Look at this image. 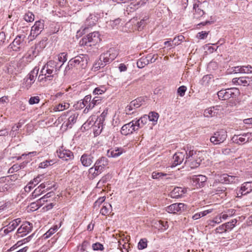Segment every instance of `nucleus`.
<instances>
[{
  "label": "nucleus",
  "instance_id": "obj_1",
  "mask_svg": "<svg viewBox=\"0 0 252 252\" xmlns=\"http://www.w3.org/2000/svg\"><path fill=\"white\" fill-rule=\"evenodd\" d=\"M57 63L54 61H49L42 67L38 77L40 82H45L53 80L59 68L57 69Z\"/></svg>",
  "mask_w": 252,
  "mask_h": 252
},
{
  "label": "nucleus",
  "instance_id": "obj_2",
  "mask_svg": "<svg viewBox=\"0 0 252 252\" xmlns=\"http://www.w3.org/2000/svg\"><path fill=\"white\" fill-rule=\"evenodd\" d=\"M118 55V51L115 48H110L109 50L100 55L99 60L94 66V68L98 69L104 67L106 64L109 63L113 61Z\"/></svg>",
  "mask_w": 252,
  "mask_h": 252
},
{
  "label": "nucleus",
  "instance_id": "obj_3",
  "mask_svg": "<svg viewBox=\"0 0 252 252\" xmlns=\"http://www.w3.org/2000/svg\"><path fill=\"white\" fill-rule=\"evenodd\" d=\"M88 56L87 55L81 54L70 60L67 67L69 69L76 67L77 69L85 68L88 64Z\"/></svg>",
  "mask_w": 252,
  "mask_h": 252
},
{
  "label": "nucleus",
  "instance_id": "obj_4",
  "mask_svg": "<svg viewBox=\"0 0 252 252\" xmlns=\"http://www.w3.org/2000/svg\"><path fill=\"white\" fill-rule=\"evenodd\" d=\"M100 40L99 33L94 32L82 38L79 43L81 46H92L96 45Z\"/></svg>",
  "mask_w": 252,
  "mask_h": 252
},
{
  "label": "nucleus",
  "instance_id": "obj_5",
  "mask_svg": "<svg viewBox=\"0 0 252 252\" xmlns=\"http://www.w3.org/2000/svg\"><path fill=\"white\" fill-rule=\"evenodd\" d=\"M204 155L203 152L190 150V168L198 167L204 159Z\"/></svg>",
  "mask_w": 252,
  "mask_h": 252
},
{
  "label": "nucleus",
  "instance_id": "obj_6",
  "mask_svg": "<svg viewBox=\"0 0 252 252\" xmlns=\"http://www.w3.org/2000/svg\"><path fill=\"white\" fill-rule=\"evenodd\" d=\"M239 90L236 88H230L227 89H222L219 91L217 93L219 98L220 100H225L229 99L230 98L236 97Z\"/></svg>",
  "mask_w": 252,
  "mask_h": 252
},
{
  "label": "nucleus",
  "instance_id": "obj_7",
  "mask_svg": "<svg viewBox=\"0 0 252 252\" xmlns=\"http://www.w3.org/2000/svg\"><path fill=\"white\" fill-rule=\"evenodd\" d=\"M227 136V132L221 129L215 132L214 135L211 136L210 140L213 144L219 145L222 143L226 140Z\"/></svg>",
  "mask_w": 252,
  "mask_h": 252
},
{
  "label": "nucleus",
  "instance_id": "obj_8",
  "mask_svg": "<svg viewBox=\"0 0 252 252\" xmlns=\"http://www.w3.org/2000/svg\"><path fill=\"white\" fill-rule=\"evenodd\" d=\"M235 143L241 145L246 143L252 140V133H244L239 135H234L232 139Z\"/></svg>",
  "mask_w": 252,
  "mask_h": 252
},
{
  "label": "nucleus",
  "instance_id": "obj_9",
  "mask_svg": "<svg viewBox=\"0 0 252 252\" xmlns=\"http://www.w3.org/2000/svg\"><path fill=\"white\" fill-rule=\"evenodd\" d=\"M144 102V99L142 97H138L136 99L131 101L125 109V111L127 114H133L135 109L139 108L142 105Z\"/></svg>",
  "mask_w": 252,
  "mask_h": 252
},
{
  "label": "nucleus",
  "instance_id": "obj_10",
  "mask_svg": "<svg viewBox=\"0 0 252 252\" xmlns=\"http://www.w3.org/2000/svg\"><path fill=\"white\" fill-rule=\"evenodd\" d=\"M32 224L29 222L23 223L18 229L15 237L17 238L24 237L32 231Z\"/></svg>",
  "mask_w": 252,
  "mask_h": 252
},
{
  "label": "nucleus",
  "instance_id": "obj_11",
  "mask_svg": "<svg viewBox=\"0 0 252 252\" xmlns=\"http://www.w3.org/2000/svg\"><path fill=\"white\" fill-rule=\"evenodd\" d=\"M44 29L43 21H36L34 25L32 27L30 35L35 38Z\"/></svg>",
  "mask_w": 252,
  "mask_h": 252
},
{
  "label": "nucleus",
  "instance_id": "obj_12",
  "mask_svg": "<svg viewBox=\"0 0 252 252\" xmlns=\"http://www.w3.org/2000/svg\"><path fill=\"white\" fill-rule=\"evenodd\" d=\"M57 156L64 160L72 159L74 158L73 153L68 150L60 149L57 151Z\"/></svg>",
  "mask_w": 252,
  "mask_h": 252
},
{
  "label": "nucleus",
  "instance_id": "obj_13",
  "mask_svg": "<svg viewBox=\"0 0 252 252\" xmlns=\"http://www.w3.org/2000/svg\"><path fill=\"white\" fill-rule=\"evenodd\" d=\"M108 165V159L106 157H102L96 160L94 166L101 173Z\"/></svg>",
  "mask_w": 252,
  "mask_h": 252
},
{
  "label": "nucleus",
  "instance_id": "obj_14",
  "mask_svg": "<svg viewBox=\"0 0 252 252\" xmlns=\"http://www.w3.org/2000/svg\"><path fill=\"white\" fill-rule=\"evenodd\" d=\"M25 38V36L24 35H17L13 41L9 45V48L15 51L19 50Z\"/></svg>",
  "mask_w": 252,
  "mask_h": 252
},
{
  "label": "nucleus",
  "instance_id": "obj_15",
  "mask_svg": "<svg viewBox=\"0 0 252 252\" xmlns=\"http://www.w3.org/2000/svg\"><path fill=\"white\" fill-rule=\"evenodd\" d=\"M137 130V128L134 126L132 121L124 125L121 128V132L123 135H127L132 133L134 131Z\"/></svg>",
  "mask_w": 252,
  "mask_h": 252
},
{
  "label": "nucleus",
  "instance_id": "obj_16",
  "mask_svg": "<svg viewBox=\"0 0 252 252\" xmlns=\"http://www.w3.org/2000/svg\"><path fill=\"white\" fill-rule=\"evenodd\" d=\"M234 84L247 86L252 84V78L248 76L240 77L232 79Z\"/></svg>",
  "mask_w": 252,
  "mask_h": 252
},
{
  "label": "nucleus",
  "instance_id": "obj_17",
  "mask_svg": "<svg viewBox=\"0 0 252 252\" xmlns=\"http://www.w3.org/2000/svg\"><path fill=\"white\" fill-rule=\"evenodd\" d=\"M94 157L92 153H85L80 158L82 164L85 167L90 166L93 162Z\"/></svg>",
  "mask_w": 252,
  "mask_h": 252
},
{
  "label": "nucleus",
  "instance_id": "obj_18",
  "mask_svg": "<svg viewBox=\"0 0 252 252\" xmlns=\"http://www.w3.org/2000/svg\"><path fill=\"white\" fill-rule=\"evenodd\" d=\"M185 206V205L183 203H174L167 207L165 210L169 213L175 214L184 210Z\"/></svg>",
  "mask_w": 252,
  "mask_h": 252
},
{
  "label": "nucleus",
  "instance_id": "obj_19",
  "mask_svg": "<svg viewBox=\"0 0 252 252\" xmlns=\"http://www.w3.org/2000/svg\"><path fill=\"white\" fill-rule=\"evenodd\" d=\"M21 220L19 218L16 219L10 222L7 225V228L4 229L3 232L4 234H8L9 233L13 231L18 225L21 223Z\"/></svg>",
  "mask_w": 252,
  "mask_h": 252
},
{
  "label": "nucleus",
  "instance_id": "obj_20",
  "mask_svg": "<svg viewBox=\"0 0 252 252\" xmlns=\"http://www.w3.org/2000/svg\"><path fill=\"white\" fill-rule=\"evenodd\" d=\"M207 178L202 175L199 174L193 176L192 180V185L196 187L203 186V183L206 181Z\"/></svg>",
  "mask_w": 252,
  "mask_h": 252
},
{
  "label": "nucleus",
  "instance_id": "obj_21",
  "mask_svg": "<svg viewBox=\"0 0 252 252\" xmlns=\"http://www.w3.org/2000/svg\"><path fill=\"white\" fill-rule=\"evenodd\" d=\"M79 114L77 113L72 114L68 118L67 120L64 122L63 126L67 128H71L72 126L76 122Z\"/></svg>",
  "mask_w": 252,
  "mask_h": 252
},
{
  "label": "nucleus",
  "instance_id": "obj_22",
  "mask_svg": "<svg viewBox=\"0 0 252 252\" xmlns=\"http://www.w3.org/2000/svg\"><path fill=\"white\" fill-rule=\"evenodd\" d=\"M102 99L100 96H95L91 101L90 103L86 107L84 110V113H87L89 110L92 109L95 105L100 104L102 101Z\"/></svg>",
  "mask_w": 252,
  "mask_h": 252
},
{
  "label": "nucleus",
  "instance_id": "obj_23",
  "mask_svg": "<svg viewBox=\"0 0 252 252\" xmlns=\"http://www.w3.org/2000/svg\"><path fill=\"white\" fill-rule=\"evenodd\" d=\"M219 106L211 107L205 110L204 115L206 117H212L216 116L218 113Z\"/></svg>",
  "mask_w": 252,
  "mask_h": 252
},
{
  "label": "nucleus",
  "instance_id": "obj_24",
  "mask_svg": "<svg viewBox=\"0 0 252 252\" xmlns=\"http://www.w3.org/2000/svg\"><path fill=\"white\" fill-rule=\"evenodd\" d=\"M201 3L193 4V18L198 19L204 14V12L200 8Z\"/></svg>",
  "mask_w": 252,
  "mask_h": 252
},
{
  "label": "nucleus",
  "instance_id": "obj_25",
  "mask_svg": "<svg viewBox=\"0 0 252 252\" xmlns=\"http://www.w3.org/2000/svg\"><path fill=\"white\" fill-rule=\"evenodd\" d=\"M184 155L182 153H175L173 157V161L171 166V167L172 168L175 167L177 165L181 163L184 160Z\"/></svg>",
  "mask_w": 252,
  "mask_h": 252
},
{
  "label": "nucleus",
  "instance_id": "obj_26",
  "mask_svg": "<svg viewBox=\"0 0 252 252\" xmlns=\"http://www.w3.org/2000/svg\"><path fill=\"white\" fill-rule=\"evenodd\" d=\"M96 21L97 17L94 14H90L85 21L84 30H85L89 27L94 26Z\"/></svg>",
  "mask_w": 252,
  "mask_h": 252
},
{
  "label": "nucleus",
  "instance_id": "obj_27",
  "mask_svg": "<svg viewBox=\"0 0 252 252\" xmlns=\"http://www.w3.org/2000/svg\"><path fill=\"white\" fill-rule=\"evenodd\" d=\"M235 180H237V177L228 175L227 174H224L220 176V181L225 184L234 183Z\"/></svg>",
  "mask_w": 252,
  "mask_h": 252
},
{
  "label": "nucleus",
  "instance_id": "obj_28",
  "mask_svg": "<svg viewBox=\"0 0 252 252\" xmlns=\"http://www.w3.org/2000/svg\"><path fill=\"white\" fill-rule=\"evenodd\" d=\"M184 190L180 187L175 188L170 193V196L173 198H178L184 194Z\"/></svg>",
  "mask_w": 252,
  "mask_h": 252
},
{
  "label": "nucleus",
  "instance_id": "obj_29",
  "mask_svg": "<svg viewBox=\"0 0 252 252\" xmlns=\"http://www.w3.org/2000/svg\"><path fill=\"white\" fill-rule=\"evenodd\" d=\"M122 148H115L108 150L107 155L109 157L116 158L120 156L123 153Z\"/></svg>",
  "mask_w": 252,
  "mask_h": 252
},
{
  "label": "nucleus",
  "instance_id": "obj_30",
  "mask_svg": "<svg viewBox=\"0 0 252 252\" xmlns=\"http://www.w3.org/2000/svg\"><path fill=\"white\" fill-rule=\"evenodd\" d=\"M101 174L99 171L94 166L91 167L88 170V178L91 180H93L96 177Z\"/></svg>",
  "mask_w": 252,
  "mask_h": 252
},
{
  "label": "nucleus",
  "instance_id": "obj_31",
  "mask_svg": "<svg viewBox=\"0 0 252 252\" xmlns=\"http://www.w3.org/2000/svg\"><path fill=\"white\" fill-rule=\"evenodd\" d=\"M112 211L111 205L109 203H104L100 210V213L104 216L108 215Z\"/></svg>",
  "mask_w": 252,
  "mask_h": 252
},
{
  "label": "nucleus",
  "instance_id": "obj_32",
  "mask_svg": "<svg viewBox=\"0 0 252 252\" xmlns=\"http://www.w3.org/2000/svg\"><path fill=\"white\" fill-rule=\"evenodd\" d=\"M241 187L247 195L252 191V182H245L241 185Z\"/></svg>",
  "mask_w": 252,
  "mask_h": 252
},
{
  "label": "nucleus",
  "instance_id": "obj_33",
  "mask_svg": "<svg viewBox=\"0 0 252 252\" xmlns=\"http://www.w3.org/2000/svg\"><path fill=\"white\" fill-rule=\"evenodd\" d=\"M38 70L39 68L37 67H35L28 74L27 78L34 83L37 75Z\"/></svg>",
  "mask_w": 252,
  "mask_h": 252
},
{
  "label": "nucleus",
  "instance_id": "obj_34",
  "mask_svg": "<svg viewBox=\"0 0 252 252\" xmlns=\"http://www.w3.org/2000/svg\"><path fill=\"white\" fill-rule=\"evenodd\" d=\"M149 63H150L149 59L147 57L145 58L142 57L138 60L137 65L138 68H142Z\"/></svg>",
  "mask_w": 252,
  "mask_h": 252
},
{
  "label": "nucleus",
  "instance_id": "obj_35",
  "mask_svg": "<svg viewBox=\"0 0 252 252\" xmlns=\"http://www.w3.org/2000/svg\"><path fill=\"white\" fill-rule=\"evenodd\" d=\"M108 114V110H104L101 114L97 118L95 124L97 125H103L104 122L105 121V118Z\"/></svg>",
  "mask_w": 252,
  "mask_h": 252
},
{
  "label": "nucleus",
  "instance_id": "obj_36",
  "mask_svg": "<svg viewBox=\"0 0 252 252\" xmlns=\"http://www.w3.org/2000/svg\"><path fill=\"white\" fill-rule=\"evenodd\" d=\"M148 120L150 121L153 122V125H155L159 117V115L158 113L155 112H151L148 115H147Z\"/></svg>",
  "mask_w": 252,
  "mask_h": 252
},
{
  "label": "nucleus",
  "instance_id": "obj_37",
  "mask_svg": "<svg viewBox=\"0 0 252 252\" xmlns=\"http://www.w3.org/2000/svg\"><path fill=\"white\" fill-rule=\"evenodd\" d=\"M237 222L236 219H233L230 221L224 223L226 231L231 230L235 226Z\"/></svg>",
  "mask_w": 252,
  "mask_h": 252
},
{
  "label": "nucleus",
  "instance_id": "obj_38",
  "mask_svg": "<svg viewBox=\"0 0 252 252\" xmlns=\"http://www.w3.org/2000/svg\"><path fill=\"white\" fill-rule=\"evenodd\" d=\"M59 227L58 225H56L53 227H51L48 230V231L43 235L44 239H47L50 237L52 235L54 234L58 229Z\"/></svg>",
  "mask_w": 252,
  "mask_h": 252
},
{
  "label": "nucleus",
  "instance_id": "obj_39",
  "mask_svg": "<svg viewBox=\"0 0 252 252\" xmlns=\"http://www.w3.org/2000/svg\"><path fill=\"white\" fill-rule=\"evenodd\" d=\"M69 104L67 103H60L55 107V111H62L69 108Z\"/></svg>",
  "mask_w": 252,
  "mask_h": 252
},
{
  "label": "nucleus",
  "instance_id": "obj_40",
  "mask_svg": "<svg viewBox=\"0 0 252 252\" xmlns=\"http://www.w3.org/2000/svg\"><path fill=\"white\" fill-rule=\"evenodd\" d=\"M211 212V211L207 210H205V211H204L201 212L197 213L195 214H194L193 216H192V219L193 220H196L202 217L206 216L207 214H209Z\"/></svg>",
  "mask_w": 252,
  "mask_h": 252
},
{
  "label": "nucleus",
  "instance_id": "obj_41",
  "mask_svg": "<svg viewBox=\"0 0 252 252\" xmlns=\"http://www.w3.org/2000/svg\"><path fill=\"white\" fill-rule=\"evenodd\" d=\"M51 184L49 181L44 182V183L41 184L39 186L41 189L43 190H49L51 189L53 187H54V185H50Z\"/></svg>",
  "mask_w": 252,
  "mask_h": 252
},
{
  "label": "nucleus",
  "instance_id": "obj_42",
  "mask_svg": "<svg viewBox=\"0 0 252 252\" xmlns=\"http://www.w3.org/2000/svg\"><path fill=\"white\" fill-rule=\"evenodd\" d=\"M44 192H45V190H43L42 189L40 188V186H39L37 188H36L34 191L32 193V198H35L38 196H39L40 194L43 193Z\"/></svg>",
  "mask_w": 252,
  "mask_h": 252
},
{
  "label": "nucleus",
  "instance_id": "obj_43",
  "mask_svg": "<svg viewBox=\"0 0 252 252\" xmlns=\"http://www.w3.org/2000/svg\"><path fill=\"white\" fill-rule=\"evenodd\" d=\"M24 19L28 22H32L34 21V15L32 12L28 11L25 14Z\"/></svg>",
  "mask_w": 252,
  "mask_h": 252
},
{
  "label": "nucleus",
  "instance_id": "obj_44",
  "mask_svg": "<svg viewBox=\"0 0 252 252\" xmlns=\"http://www.w3.org/2000/svg\"><path fill=\"white\" fill-rule=\"evenodd\" d=\"M106 91V89L104 86H100L99 87H97L94 89L93 91V93L95 94H101Z\"/></svg>",
  "mask_w": 252,
  "mask_h": 252
},
{
  "label": "nucleus",
  "instance_id": "obj_45",
  "mask_svg": "<svg viewBox=\"0 0 252 252\" xmlns=\"http://www.w3.org/2000/svg\"><path fill=\"white\" fill-rule=\"evenodd\" d=\"M66 55L67 54L65 53H62L59 55L58 60L60 62L62 63V64L60 65L59 68L62 66L63 63L67 61Z\"/></svg>",
  "mask_w": 252,
  "mask_h": 252
},
{
  "label": "nucleus",
  "instance_id": "obj_46",
  "mask_svg": "<svg viewBox=\"0 0 252 252\" xmlns=\"http://www.w3.org/2000/svg\"><path fill=\"white\" fill-rule=\"evenodd\" d=\"M165 175H166V174L155 171L152 173V177L154 179H159Z\"/></svg>",
  "mask_w": 252,
  "mask_h": 252
},
{
  "label": "nucleus",
  "instance_id": "obj_47",
  "mask_svg": "<svg viewBox=\"0 0 252 252\" xmlns=\"http://www.w3.org/2000/svg\"><path fill=\"white\" fill-rule=\"evenodd\" d=\"M185 39V37L182 35H178L175 37L172 40V43L174 45H178L180 44L179 41H183Z\"/></svg>",
  "mask_w": 252,
  "mask_h": 252
},
{
  "label": "nucleus",
  "instance_id": "obj_48",
  "mask_svg": "<svg viewBox=\"0 0 252 252\" xmlns=\"http://www.w3.org/2000/svg\"><path fill=\"white\" fill-rule=\"evenodd\" d=\"M147 246V241L145 239H141L138 245L139 250H143L146 248Z\"/></svg>",
  "mask_w": 252,
  "mask_h": 252
},
{
  "label": "nucleus",
  "instance_id": "obj_49",
  "mask_svg": "<svg viewBox=\"0 0 252 252\" xmlns=\"http://www.w3.org/2000/svg\"><path fill=\"white\" fill-rule=\"evenodd\" d=\"M209 32L206 31H202L201 32H199L197 35L196 37L198 39H204L207 38Z\"/></svg>",
  "mask_w": 252,
  "mask_h": 252
},
{
  "label": "nucleus",
  "instance_id": "obj_50",
  "mask_svg": "<svg viewBox=\"0 0 252 252\" xmlns=\"http://www.w3.org/2000/svg\"><path fill=\"white\" fill-rule=\"evenodd\" d=\"M28 58L31 59H33L34 57H35L38 53L35 50V48H31V50L28 52Z\"/></svg>",
  "mask_w": 252,
  "mask_h": 252
},
{
  "label": "nucleus",
  "instance_id": "obj_51",
  "mask_svg": "<svg viewBox=\"0 0 252 252\" xmlns=\"http://www.w3.org/2000/svg\"><path fill=\"white\" fill-rule=\"evenodd\" d=\"M92 248L94 251H102L104 249L103 246L99 243L93 244L92 245Z\"/></svg>",
  "mask_w": 252,
  "mask_h": 252
},
{
  "label": "nucleus",
  "instance_id": "obj_52",
  "mask_svg": "<svg viewBox=\"0 0 252 252\" xmlns=\"http://www.w3.org/2000/svg\"><path fill=\"white\" fill-rule=\"evenodd\" d=\"M139 3L137 2L136 4H134L133 3H131L128 6L126 7V11H129V12H132L134 11L136 9L138 8V6Z\"/></svg>",
  "mask_w": 252,
  "mask_h": 252
},
{
  "label": "nucleus",
  "instance_id": "obj_53",
  "mask_svg": "<svg viewBox=\"0 0 252 252\" xmlns=\"http://www.w3.org/2000/svg\"><path fill=\"white\" fill-rule=\"evenodd\" d=\"M39 101H40V98H39V96H32L30 98V99L29 100V102L30 104L33 105V104H37V103H39Z\"/></svg>",
  "mask_w": 252,
  "mask_h": 252
},
{
  "label": "nucleus",
  "instance_id": "obj_54",
  "mask_svg": "<svg viewBox=\"0 0 252 252\" xmlns=\"http://www.w3.org/2000/svg\"><path fill=\"white\" fill-rule=\"evenodd\" d=\"M88 105L86 104L85 102L81 100L77 102V103L75 105V108L78 109H81L84 108L85 106L87 107Z\"/></svg>",
  "mask_w": 252,
  "mask_h": 252
},
{
  "label": "nucleus",
  "instance_id": "obj_55",
  "mask_svg": "<svg viewBox=\"0 0 252 252\" xmlns=\"http://www.w3.org/2000/svg\"><path fill=\"white\" fill-rule=\"evenodd\" d=\"M242 73H252V66L251 65L242 66Z\"/></svg>",
  "mask_w": 252,
  "mask_h": 252
},
{
  "label": "nucleus",
  "instance_id": "obj_56",
  "mask_svg": "<svg viewBox=\"0 0 252 252\" xmlns=\"http://www.w3.org/2000/svg\"><path fill=\"white\" fill-rule=\"evenodd\" d=\"M187 90L186 87L184 86H182L180 87L178 89V93L181 96H183L184 95L185 93Z\"/></svg>",
  "mask_w": 252,
  "mask_h": 252
},
{
  "label": "nucleus",
  "instance_id": "obj_57",
  "mask_svg": "<svg viewBox=\"0 0 252 252\" xmlns=\"http://www.w3.org/2000/svg\"><path fill=\"white\" fill-rule=\"evenodd\" d=\"M6 35L4 32H0V46L2 45L5 42Z\"/></svg>",
  "mask_w": 252,
  "mask_h": 252
},
{
  "label": "nucleus",
  "instance_id": "obj_58",
  "mask_svg": "<svg viewBox=\"0 0 252 252\" xmlns=\"http://www.w3.org/2000/svg\"><path fill=\"white\" fill-rule=\"evenodd\" d=\"M159 224L160 225V229L163 230H166L168 227L167 221L159 220Z\"/></svg>",
  "mask_w": 252,
  "mask_h": 252
},
{
  "label": "nucleus",
  "instance_id": "obj_59",
  "mask_svg": "<svg viewBox=\"0 0 252 252\" xmlns=\"http://www.w3.org/2000/svg\"><path fill=\"white\" fill-rule=\"evenodd\" d=\"M24 82H25V87L27 90H29L33 83V82L31 81L30 79L29 80L27 78L24 79Z\"/></svg>",
  "mask_w": 252,
  "mask_h": 252
},
{
  "label": "nucleus",
  "instance_id": "obj_60",
  "mask_svg": "<svg viewBox=\"0 0 252 252\" xmlns=\"http://www.w3.org/2000/svg\"><path fill=\"white\" fill-rule=\"evenodd\" d=\"M216 231L217 233H222L223 232H226L227 231L224 224H222V225L217 227L216 229Z\"/></svg>",
  "mask_w": 252,
  "mask_h": 252
},
{
  "label": "nucleus",
  "instance_id": "obj_61",
  "mask_svg": "<svg viewBox=\"0 0 252 252\" xmlns=\"http://www.w3.org/2000/svg\"><path fill=\"white\" fill-rule=\"evenodd\" d=\"M42 177L43 175H38L37 177L35 178L31 182L32 183H33L34 186H35L36 185L38 184L40 182H41Z\"/></svg>",
  "mask_w": 252,
  "mask_h": 252
},
{
  "label": "nucleus",
  "instance_id": "obj_62",
  "mask_svg": "<svg viewBox=\"0 0 252 252\" xmlns=\"http://www.w3.org/2000/svg\"><path fill=\"white\" fill-rule=\"evenodd\" d=\"M133 123L134 124V126L136 128H137V130L141 127H142L144 125L140 122V121L138 119L137 120H133Z\"/></svg>",
  "mask_w": 252,
  "mask_h": 252
},
{
  "label": "nucleus",
  "instance_id": "obj_63",
  "mask_svg": "<svg viewBox=\"0 0 252 252\" xmlns=\"http://www.w3.org/2000/svg\"><path fill=\"white\" fill-rule=\"evenodd\" d=\"M47 199L45 198V197L43 196L41 198H40L39 199H38L37 201V205L38 206V208L42 205H43L44 203V202H47Z\"/></svg>",
  "mask_w": 252,
  "mask_h": 252
},
{
  "label": "nucleus",
  "instance_id": "obj_64",
  "mask_svg": "<svg viewBox=\"0 0 252 252\" xmlns=\"http://www.w3.org/2000/svg\"><path fill=\"white\" fill-rule=\"evenodd\" d=\"M34 185L33 183L30 182L24 188L26 192H30L32 189L33 188Z\"/></svg>",
  "mask_w": 252,
  "mask_h": 252
}]
</instances>
